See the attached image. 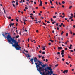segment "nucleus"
<instances>
[{"label":"nucleus","mask_w":75,"mask_h":75,"mask_svg":"<svg viewBox=\"0 0 75 75\" xmlns=\"http://www.w3.org/2000/svg\"><path fill=\"white\" fill-rule=\"evenodd\" d=\"M34 62H36L35 64V65H36V67L37 68V70L38 71L41 75H42L43 73L41 71H43L44 72L45 71H46V69H42L44 67V66L42 65V64H41V61H39V60L37 59V57H35L34 58Z\"/></svg>","instance_id":"nucleus-1"},{"label":"nucleus","mask_w":75,"mask_h":75,"mask_svg":"<svg viewBox=\"0 0 75 75\" xmlns=\"http://www.w3.org/2000/svg\"><path fill=\"white\" fill-rule=\"evenodd\" d=\"M9 40H8V42L9 44H13V43L14 42V41H16L15 40H14V38H15V37H13V38H12L11 36H8Z\"/></svg>","instance_id":"nucleus-2"},{"label":"nucleus","mask_w":75,"mask_h":75,"mask_svg":"<svg viewBox=\"0 0 75 75\" xmlns=\"http://www.w3.org/2000/svg\"><path fill=\"white\" fill-rule=\"evenodd\" d=\"M41 63L42 64V65H43V66H44V69H47V70H48V69L49 70V71H52V69H51V67H48V65H47V64H44V63H42V62H41Z\"/></svg>","instance_id":"nucleus-3"},{"label":"nucleus","mask_w":75,"mask_h":75,"mask_svg":"<svg viewBox=\"0 0 75 75\" xmlns=\"http://www.w3.org/2000/svg\"><path fill=\"white\" fill-rule=\"evenodd\" d=\"M12 47H14L17 50H20V51H21V50L20 49V48H21V47H20L18 44L15 45H12Z\"/></svg>","instance_id":"nucleus-4"},{"label":"nucleus","mask_w":75,"mask_h":75,"mask_svg":"<svg viewBox=\"0 0 75 75\" xmlns=\"http://www.w3.org/2000/svg\"><path fill=\"white\" fill-rule=\"evenodd\" d=\"M5 34L7 36L6 37L7 40H8H8H9L8 37H10V33H5Z\"/></svg>","instance_id":"nucleus-5"},{"label":"nucleus","mask_w":75,"mask_h":75,"mask_svg":"<svg viewBox=\"0 0 75 75\" xmlns=\"http://www.w3.org/2000/svg\"><path fill=\"white\" fill-rule=\"evenodd\" d=\"M20 42H17L16 40L14 41V42H13L12 45H17L18 44V43Z\"/></svg>","instance_id":"nucleus-6"},{"label":"nucleus","mask_w":75,"mask_h":75,"mask_svg":"<svg viewBox=\"0 0 75 75\" xmlns=\"http://www.w3.org/2000/svg\"><path fill=\"white\" fill-rule=\"evenodd\" d=\"M46 71L47 72H48L49 74H50L49 75H51V74H53V71H52V70L50 71V72L49 71L47 70V69H46Z\"/></svg>","instance_id":"nucleus-7"},{"label":"nucleus","mask_w":75,"mask_h":75,"mask_svg":"<svg viewBox=\"0 0 75 75\" xmlns=\"http://www.w3.org/2000/svg\"><path fill=\"white\" fill-rule=\"evenodd\" d=\"M45 71L44 72H43V74H42V75H49V73H48L47 72H46V70H45ZM46 73V74H45Z\"/></svg>","instance_id":"nucleus-8"},{"label":"nucleus","mask_w":75,"mask_h":75,"mask_svg":"<svg viewBox=\"0 0 75 75\" xmlns=\"http://www.w3.org/2000/svg\"><path fill=\"white\" fill-rule=\"evenodd\" d=\"M30 61H31L32 62V64L33 65L34 64V63L33 62V61H34V58H32L30 60Z\"/></svg>","instance_id":"nucleus-9"},{"label":"nucleus","mask_w":75,"mask_h":75,"mask_svg":"<svg viewBox=\"0 0 75 75\" xmlns=\"http://www.w3.org/2000/svg\"><path fill=\"white\" fill-rule=\"evenodd\" d=\"M68 70H64L62 72L63 74H65V73H68Z\"/></svg>","instance_id":"nucleus-10"},{"label":"nucleus","mask_w":75,"mask_h":75,"mask_svg":"<svg viewBox=\"0 0 75 75\" xmlns=\"http://www.w3.org/2000/svg\"><path fill=\"white\" fill-rule=\"evenodd\" d=\"M24 54H25L26 57H28V58H30V57H31V56H30L29 54H27L24 53Z\"/></svg>","instance_id":"nucleus-11"},{"label":"nucleus","mask_w":75,"mask_h":75,"mask_svg":"<svg viewBox=\"0 0 75 75\" xmlns=\"http://www.w3.org/2000/svg\"><path fill=\"white\" fill-rule=\"evenodd\" d=\"M61 52H62L61 54H64V52H65V50H63L61 51Z\"/></svg>","instance_id":"nucleus-12"},{"label":"nucleus","mask_w":75,"mask_h":75,"mask_svg":"<svg viewBox=\"0 0 75 75\" xmlns=\"http://www.w3.org/2000/svg\"><path fill=\"white\" fill-rule=\"evenodd\" d=\"M40 3L39 4L40 6H42V1H40Z\"/></svg>","instance_id":"nucleus-13"},{"label":"nucleus","mask_w":75,"mask_h":75,"mask_svg":"<svg viewBox=\"0 0 75 75\" xmlns=\"http://www.w3.org/2000/svg\"><path fill=\"white\" fill-rule=\"evenodd\" d=\"M62 48L61 47H58L57 49L58 50H61L62 49Z\"/></svg>","instance_id":"nucleus-14"},{"label":"nucleus","mask_w":75,"mask_h":75,"mask_svg":"<svg viewBox=\"0 0 75 75\" xmlns=\"http://www.w3.org/2000/svg\"><path fill=\"white\" fill-rule=\"evenodd\" d=\"M72 17H73L72 16H70V17L69 18V19L71 20V19H72Z\"/></svg>","instance_id":"nucleus-15"},{"label":"nucleus","mask_w":75,"mask_h":75,"mask_svg":"<svg viewBox=\"0 0 75 75\" xmlns=\"http://www.w3.org/2000/svg\"><path fill=\"white\" fill-rule=\"evenodd\" d=\"M2 35L3 36V37H4V38H7V37H6V36H5L4 35V34H2Z\"/></svg>","instance_id":"nucleus-16"},{"label":"nucleus","mask_w":75,"mask_h":75,"mask_svg":"<svg viewBox=\"0 0 75 75\" xmlns=\"http://www.w3.org/2000/svg\"><path fill=\"white\" fill-rule=\"evenodd\" d=\"M31 41L32 42H34V43H36V42L34 40L33 41L31 40Z\"/></svg>","instance_id":"nucleus-17"},{"label":"nucleus","mask_w":75,"mask_h":75,"mask_svg":"<svg viewBox=\"0 0 75 75\" xmlns=\"http://www.w3.org/2000/svg\"><path fill=\"white\" fill-rule=\"evenodd\" d=\"M42 48H43V50H45V46L42 47Z\"/></svg>","instance_id":"nucleus-18"},{"label":"nucleus","mask_w":75,"mask_h":75,"mask_svg":"<svg viewBox=\"0 0 75 75\" xmlns=\"http://www.w3.org/2000/svg\"><path fill=\"white\" fill-rule=\"evenodd\" d=\"M19 35L16 36H15V38L16 39V38H19Z\"/></svg>","instance_id":"nucleus-19"},{"label":"nucleus","mask_w":75,"mask_h":75,"mask_svg":"<svg viewBox=\"0 0 75 75\" xmlns=\"http://www.w3.org/2000/svg\"><path fill=\"white\" fill-rule=\"evenodd\" d=\"M50 4H51L52 6V5H53V4H52V1H51V0L50 1Z\"/></svg>","instance_id":"nucleus-20"},{"label":"nucleus","mask_w":75,"mask_h":75,"mask_svg":"<svg viewBox=\"0 0 75 75\" xmlns=\"http://www.w3.org/2000/svg\"><path fill=\"white\" fill-rule=\"evenodd\" d=\"M11 24L12 26H13V25H14V23H13L12 24L11 22Z\"/></svg>","instance_id":"nucleus-21"},{"label":"nucleus","mask_w":75,"mask_h":75,"mask_svg":"<svg viewBox=\"0 0 75 75\" xmlns=\"http://www.w3.org/2000/svg\"><path fill=\"white\" fill-rule=\"evenodd\" d=\"M66 37H68V33H66Z\"/></svg>","instance_id":"nucleus-22"},{"label":"nucleus","mask_w":75,"mask_h":75,"mask_svg":"<svg viewBox=\"0 0 75 75\" xmlns=\"http://www.w3.org/2000/svg\"><path fill=\"white\" fill-rule=\"evenodd\" d=\"M64 33V31H62L61 33V35H62Z\"/></svg>","instance_id":"nucleus-23"},{"label":"nucleus","mask_w":75,"mask_h":75,"mask_svg":"<svg viewBox=\"0 0 75 75\" xmlns=\"http://www.w3.org/2000/svg\"><path fill=\"white\" fill-rule=\"evenodd\" d=\"M23 0H21V1H19V3H23Z\"/></svg>","instance_id":"nucleus-24"},{"label":"nucleus","mask_w":75,"mask_h":75,"mask_svg":"<svg viewBox=\"0 0 75 75\" xmlns=\"http://www.w3.org/2000/svg\"><path fill=\"white\" fill-rule=\"evenodd\" d=\"M18 41L20 42V40L19 39H18Z\"/></svg>","instance_id":"nucleus-25"},{"label":"nucleus","mask_w":75,"mask_h":75,"mask_svg":"<svg viewBox=\"0 0 75 75\" xmlns=\"http://www.w3.org/2000/svg\"><path fill=\"white\" fill-rule=\"evenodd\" d=\"M12 5L14 7H15V6H16L14 5V4H13Z\"/></svg>","instance_id":"nucleus-26"},{"label":"nucleus","mask_w":75,"mask_h":75,"mask_svg":"<svg viewBox=\"0 0 75 75\" xmlns=\"http://www.w3.org/2000/svg\"><path fill=\"white\" fill-rule=\"evenodd\" d=\"M65 1H63L62 2V3L63 4H64V3H65Z\"/></svg>","instance_id":"nucleus-27"},{"label":"nucleus","mask_w":75,"mask_h":75,"mask_svg":"<svg viewBox=\"0 0 75 75\" xmlns=\"http://www.w3.org/2000/svg\"><path fill=\"white\" fill-rule=\"evenodd\" d=\"M42 23L44 25H47L46 24H45L43 22Z\"/></svg>","instance_id":"nucleus-28"},{"label":"nucleus","mask_w":75,"mask_h":75,"mask_svg":"<svg viewBox=\"0 0 75 75\" xmlns=\"http://www.w3.org/2000/svg\"><path fill=\"white\" fill-rule=\"evenodd\" d=\"M38 57H39V58H41V56L40 55H39Z\"/></svg>","instance_id":"nucleus-29"},{"label":"nucleus","mask_w":75,"mask_h":75,"mask_svg":"<svg viewBox=\"0 0 75 75\" xmlns=\"http://www.w3.org/2000/svg\"><path fill=\"white\" fill-rule=\"evenodd\" d=\"M62 59L63 61H64L65 60V59H64V58H62Z\"/></svg>","instance_id":"nucleus-30"},{"label":"nucleus","mask_w":75,"mask_h":75,"mask_svg":"<svg viewBox=\"0 0 75 75\" xmlns=\"http://www.w3.org/2000/svg\"><path fill=\"white\" fill-rule=\"evenodd\" d=\"M26 4H27V5H29V4L28 2H26Z\"/></svg>","instance_id":"nucleus-31"},{"label":"nucleus","mask_w":75,"mask_h":75,"mask_svg":"<svg viewBox=\"0 0 75 75\" xmlns=\"http://www.w3.org/2000/svg\"><path fill=\"white\" fill-rule=\"evenodd\" d=\"M66 64L67 65H69V63H68V62H66Z\"/></svg>","instance_id":"nucleus-32"},{"label":"nucleus","mask_w":75,"mask_h":75,"mask_svg":"<svg viewBox=\"0 0 75 75\" xmlns=\"http://www.w3.org/2000/svg\"><path fill=\"white\" fill-rule=\"evenodd\" d=\"M72 6H70L69 8V9H71L72 8Z\"/></svg>","instance_id":"nucleus-33"},{"label":"nucleus","mask_w":75,"mask_h":75,"mask_svg":"<svg viewBox=\"0 0 75 75\" xmlns=\"http://www.w3.org/2000/svg\"><path fill=\"white\" fill-rule=\"evenodd\" d=\"M55 67H57V66H58V64H57L55 65Z\"/></svg>","instance_id":"nucleus-34"},{"label":"nucleus","mask_w":75,"mask_h":75,"mask_svg":"<svg viewBox=\"0 0 75 75\" xmlns=\"http://www.w3.org/2000/svg\"><path fill=\"white\" fill-rule=\"evenodd\" d=\"M61 54V55H62V57H64V55L63 54Z\"/></svg>","instance_id":"nucleus-35"},{"label":"nucleus","mask_w":75,"mask_h":75,"mask_svg":"<svg viewBox=\"0 0 75 75\" xmlns=\"http://www.w3.org/2000/svg\"><path fill=\"white\" fill-rule=\"evenodd\" d=\"M17 5H18V2H16V6H17Z\"/></svg>","instance_id":"nucleus-36"},{"label":"nucleus","mask_w":75,"mask_h":75,"mask_svg":"<svg viewBox=\"0 0 75 75\" xmlns=\"http://www.w3.org/2000/svg\"><path fill=\"white\" fill-rule=\"evenodd\" d=\"M50 20H51V21H52V22L53 21V20H52V18H51L50 19Z\"/></svg>","instance_id":"nucleus-37"},{"label":"nucleus","mask_w":75,"mask_h":75,"mask_svg":"<svg viewBox=\"0 0 75 75\" xmlns=\"http://www.w3.org/2000/svg\"><path fill=\"white\" fill-rule=\"evenodd\" d=\"M56 18V16H53V18Z\"/></svg>","instance_id":"nucleus-38"},{"label":"nucleus","mask_w":75,"mask_h":75,"mask_svg":"<svg viewBox=\"0 0 75 75\" xmlns=\"http://www.w3.org/2000/svg\"><path fill=\"white\" fill-rule=\"evenodd\" d=\"M48 4V3L47 2H45V4Z\"/></svg>","instance_id":"nucleus-39"},{"label":"nucleus","mask_w":75,"mask_h":75,"mask_svg":"<svg viewBox=\"0 0 75 75\" xmlns=\"http://www.w3.org/2000/svg\"><path fill=\"white\" fill-rule=\"evenodd\" d=\"M39 53H41V52H42V51H41V50H40L39 51Z\"/></svg>","instance_id":"nucleus-40"},{"label":"nucleus","mask_w":75,"mask_h":75,"mask_svg":"<svg viewBox=\"0 0 75 75\" xmlns=\"http://www.w3.org/2000/svg\"><path fill=\"white\" fill-rule=\"evenodd\" d=\"M12 3H15V1H12Z\"/></svg>","instance_id":"nucleus-41"},{"label":"nucleus","mask_w":75,"mask_h":75,"mask_svg":"<svg viewBox=\"0 0 75 75\" xmlns=\"http://www.w3.org/2000/svg\"><path fill=\"white\" fill-rule=\"evenodd\" d=\"M62 7H63V8H65V6L64 5H62Z\"/></svg>","instance_id":"nucleus-42"},{"label":"nucleus","mask_w":75,"mask_h":75,"mask_svg":"<svg viewBox=\"0 0 75 75\" xmlns=\"http://www.w3.org/2000/svg\"><path fill=\"white\" fill-rule=\"evenodd\" d=\"M38 7H36V8H35V9L36 10H37V9H38Z\"/></svg>","instance_id":"nucleus-43"},{"label":"nucleus","mask_w":75,"mask_h":75,"mask_svg":"<svg viewBox=\"0 0 75 75\" xmlns=\"http://www.w3.org/2000/svg\"><path fill=\"white\" fill-rule=\"evenodd\" d=\"M72 44H70V47H72Z\"/></svg>","instance_id":"nucleus-44"},{"label":"nucleus","mask_w":75,"mask_h":75,"mask_svg":"<svg viewBox=\"0 0 75 75\" xmlns=\"http://www.w3.org/2000/svg\"><path fill=\"white\" fill-rule=\"evenodd\" d=\"M16 21H17V22H18V19H16Z\"/></svg>","instance_id":"nucleus-45"},{"label":"nucleus","mask_w":75,"mask_h":75,"mask_svg":"<svg viewBox=\"0 0 75 75\" xmlns=\"http://www.w3.org/2000/svg\"><path fill=\"white\" fill-rule=\"evenodd\" d=\"M42 54H45V52H43L42 53Z\"/></svg>","instance_id":"nucleus-46"},{"label":"nucleus","mask_w":75,"mask_h":75,"mask_svg":"<svg viewBox=\"0 0 75 75\" xmlns=\"http://www.w3.org/2000/svg\"><path fill=\"white\" fill-rule=\"evenodd\" d=\"M45 57H44V56H42V59H44V58Z\"/></svg>","instance_id":"nucleus-47"},{"label":"nucleus","mask_w":75,"mask_h":75,"mask_svg":"<svg viewBox=\"0 0 75 75\" xmlns=\"http://www.w3.org/2000/svg\"><path fill=\"white\" fill-rule=\"evenodd\" d=\"M23 2V3H24V2H25V1L24 0H22V3Z\"/></svg>","instance_id":"nucleus-48"},{"label":"nucleus","mask_w":75,"mask_h":75,"mask_svg":"<svg viewBox=\"0 0 75 75\" xmlns=\"http://www.w3.org/2000/svg\"><path fill=\"white\" fill-rule=\"evenodd\" d=\"M25 8L26 10H28V8H27V7H25Z\"/></svg>","instance_id":"nucleus-49"},{"label":"nucleus","mask_w":75,"mask_h":75,"mask_svg":"<svg viewBox=\"0 0 75 75\" xmlns=\"http://www.w3.org/2000/svg\"><path fill=\"white\" fill-rule=\"evenodd\" d=\"M69 49H72V47H69Z\"/></svg>","instance_id":"nucleus-50"},{"label":"nucleus","mask_w":75,"mask_h":75,"mask_svg":"<svg viewBox=\"0 0 75 75\" xmlns=\"http://www.w3.org/2000/svg\"><path fill=\"white\" fill-rule=\"evenodd\" d=\"M70 31L71 34H72V31Z\"/></svg>","instance_id":"nucleus-51"},{"label":"nucleus","mask_w":75,"mask_h":75,"mask_svg":"<svg viewBox=\"0 0 75 75\" xmlns=\"http://www.w3.org/2000/svg\"><path fill=\"white\" fill-rule=\"evenodd\" d=\"M34 4H37V2H36L35 1L34 2Z\"/></svg>","instance_id":"nucleus-52"},{"label":"nucleus","mask_w":75,"mask_h":75,"mask_svg":"<svg viewBox=\"0 0 75 75\" xmlns=\"http://www.w3.org/2000/svg\"><path fill=\"white\" fill-rule=\"evenodd\" d=\"M71 15L72 16V17H73V16H74V15H73V14L71 13Z\"/></svg>","instance_id":"nucleus-53"},{"label":"nucleus","mask_w":75,"mask_h":75,"mask_svg":"<svg viewBox=\"0 0 75 75\" xmlns=\"http://www.w3.org/2000/svg\"><path fill=\"white\" fill-rule=\"evenodd\" d=\"M24 31L26 32H27V30H25Z\"/></svg>","instance_id":"nucleus-54"},{"label":"nucleus","mask_w":75,"mask_h":75,"mask_svg":"<svg viewBox=\"0 0 75 75\" xmlns=\"http://www.w3.org/2000/svg\"><path fill=\"white\" fill-rule=\"evenodd\" d=\"M49 45H51V43H49Z\"/></svg>","instance_id":"nucleus-55"},{"label":"nucleus","mask_w":75,"mask_h":75,"mask_svg":"<svg viewBox=\"0 0 75 75\" xmlns=\"http://www.w3.org/2000/svg\"><path fill=\"white\" fill-rule=\"evenodd\" d=\"M25 52H26V53H28V51H27V50H26L25 51Z\"/></svg>","instance_id":"nucleus-56"},{"label":"nucleus","mask_w":75,"mask_h":75,"mask_svg":"<svg viewBox=\"0 0 75 75\" xmlns=\"http://www.w3.org/2000/svg\"><path fill=\"white\" fill-rule=\"evenodd\" d=\"M57 29L58 30H59V28L58 27H57Z\"/></svg>","instance_id":"nucleus-57"},{"label":"nucleus","mask_w":75,"mask_h":75,"mask_svg":"<svg viewBox=\"0 0 75 75\" xmlns=\"http://www.w3.org/2000/svg\"><path fill=\"white\" fill-rule=\"evenodd\" d=\"M62 25H64V23H62L61 24Z\"/></svg>","instance_id":"nucleus-58"},{"label":"nucleus","mask_w":75,"mask_h":75,"mask_svg":"<svg viewBox=\"0 0 75 75\" xmlns=\"http://www.w3.org/2000/svg\"><path fill=\"white\" fill-rule=\"evenodd\" d=\"M24 25H25V24H26V23L24 21Z\"/></svg>","instance_id":"nucleus-59"},{"label":"nucleus","mask_w":75,"mask_h":75,"mask_svg":"<svg viewBox=\"0 0 75 75\" xmlns=\"http://www.w3.org/2000/svg\"><path fill=\"white\" fill-rule=\"evenodd\" d=\"M38 22H39V23H41V21H38Z\"/></svg>","instance_id":"nucleus-60"},{"label":"nucleus","mask_w":75,"mask_h":75,"mask_svg":"<svg viewBox=\"0 0 75 75\" xmlns=\"http://www.w3.org/2000/svg\"><path fill=\"white\" fill-rule=\"evenodd\" d=\"M50 7L51 8H54V6H51Z\"/></svg>","instance_id":"nucleus-61"},{"label":"nucleus","mask_w":75,"mask_h":75,"mask_svg":"<svg viewBox=\"0 0 75 75\" xmlns=\"http://www.w3.org/2000/svg\"><path fill=\"white\" fill-rule=\"evenodd\" d=\"M59 4L60 5H61V3H60V2H59Z\"/></svg>","instance_id":"nucleus-62"},{"label":"nucleus","mask_w":75,"mask_h":75,"mask_svg":"<svg viewBox=\"0 0 75 75\" xmlns=\"http://www.w3.org/2000/svg\"><path fill=\"white\" fill-rule=\"evenodd\" d=\"M33 13H35V11H33Z\"/></svg>","instance_id":"nucleus-63"},{"label":"nucleus","mask_w":75,"mask_h":75,"mask_svg":"<svg viewBox=\"0 0 75 75\" xmlns=\"http://www.w3.org/2000/svg\"><path fill=\"white\" fill-rule=\"evenodd\" d=\"M73 35H75V33H73Z\"/></svg>","instance_id":"nucleus-64"}]
</instances>
